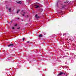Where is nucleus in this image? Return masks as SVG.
<instances>
[{
  "label": "nucleus",
  "instance_id": "f257e3e1",
  "mask_svg": "<svg viewBox=\"0 0 76 76\" xmlns=\"http://www.w3.org/2000/svg\"><path fill=\"white\" fill-rule=\"evenodd\" d=\"M34 6H35V8H38V7H39V5L37 4L34 5Z\"/></svg>",
  "mask_w": 76,
  "mask_h": 76
},
{
  "label": "nucleus",
  "instance_id": "f03ea898",
  "mask_svg": "<svg viewBox=\"0 0 76 76\" xmlns=\"http://www.w3.org/2000/svg\"><path fill=\"white\" fill-rule=\"evenodd\" d=\"M16 2L17 3H18V4H21V3H22V2L20 1H17Z\"/></svg>",
  "mask_w": 76,
  "mask_h": 76
},
{
  "label": "nucleus",
  "instance_id": "7ed1b4c3",
  "mask_svg": "<svg viewBox=\"0 0 76 76\" xmlns=\"http://www.w3.org/2000/svg\"><path fill=\"white\" fill-rule=\"evenodd\" d=\"M13 45H14L13 44H10V45H8V46L10 47V46H13Z\"/></svg>",
  "mask_w": 76,
  "mask_h": 76
},
{
  "label": "nucleus",
  "instance_id": "20e7f679",
  "mask_svg": "<svg viewBox=\"0 0 76 76\" xmlns=\"http://www.w3.org/2000/svg\"><path fill=\"white\" fill-rule=\"evenodd\" d=\"M35 17L37 19H38V18H39V17L38 16V15H35Z\"/></svg>",
  "mask_w": 76,
  "mask_h": 76
},
{
  "label": "nucleus",
  "instance_id": "39448f33",
  "mask_svg": "<svg viewBox=\"0 0 76 76\" xmlns=\"http://www.w3.org/2000/svg\"><path fill=\"white\" fill-rule=\"evenodd\" d=\"M63 72H61L59 73V74H58V75H63Z\"/></svg>",
  "mask_w": 76,
  "mask_h": 76
},
{
  "label": "nucleus",
  "instance_id": "423d86ee",
  "mask_svg": "<svg viewBox=\"0 0 76 76\" xmlns=\"http://www.w3.org/2000/svg\"><path fill=\"white\" fill-rule=\"evenodd\" d=\"M20 10H18L17 11V13H19V12H20Z\"/></svg>",
  "mask_w": 76,
  "mask_h": 76
},
{
  "label": "nucleus",
  "instance_id": "0eeeda50",
  "mask_svg": "<svg viewBox=\"0 0 76 76\" xmlns=\"http://www.w3.org/2000/svg\"><path fill=\"white\" fill-rule=\"evenodd\" d=\"M11 8H9V9H8V10L9 12H10V10H11Z\"/></svg>",
  "mask_w": 76,
  "mask_h": 76
},
{
  "label": "nucleus",
  "instance_id": "6e6552de",
  "mask_svg": "<svg viewBox=\"0 0 76 76\" xmlns=\"http://www.w3.org/2000/svg\"><path fill=\"white\" fill-rule=\"evenodd\" d=\"M26 43H31V42H30L29 41H27L26 42Z\"/></svg>",
  "mask_w": 76,
  "mask_h": 76
},
{
  "label": "nucleus",
  "instance_id": "1a4fd4ad",
  "mask_svg": "<svg viewBox=\"0 0 76 76\" xmlns=\"http://www.w3.org/2000/svg\"><path fill=\"white\" fill-rule=\"evenodd\" d=\"M39 37H42V35L41 34H40L39 35Z\"/></svg>",
  "mask_w": 76,
  "mask_h": 76
},
{
  "label": "nucleus",
  "instance_id": "9d476101",
  "mask_svg": "<svg viewBox=\"0 0 76 76\" xmlns=\"http://www.w3.org/2000/svg\"><path fill=\"white\" fill-rule=\"evenodd\" d=\"M18 29H20V27H18L17 28Z\"/></svg>",
  "mask_w": 76,
  "mask_h": 76
},
{
  "label": "nucleus",
  "instance_id": "9b49d317",
  "mask_svg": "<svg viewBox=\"0 0 76 76\" xmlns=\"http://www.w3.org/2000/svg\"><path fill=\"white\" fill-rule=\"evenodd\" d=\"M22 16H25V15L24 14L22 15Z\"/></svg>",
  "mask_w": 76,
  "mask_h": 76
},
{
  "label": "nucleus",
  "instance_id": "f8f14e48",
  "mask_svg": "<svg viewBox=\"0 0 76 76\" xmlns=\"http://www.w3.org/2000/svg\"><path fill=\"white\" fill-rule=\"evenodd\" d=\"M24 39H25V38H23V41H24Z\"/></svg>",
  "mask_w": 76,
  "mask_h": 76
},
{
  "label": "nucleus",
  "instance_id": "ddd939ff",
  "mask_svg": "<svg viewBox=\"0 0 76 76\" xmlns=\"http://www.w3.org/2000/svg\"><path fill=\"white\" fill-rule=\"evenodd\" d=\"M12 29H15V28L14 27H12Z\"/></svg>",
  "mask_w": 76,
  "mask_h": 76
},
{
  "label": "nucleus",
  "instance_id": "4468645a",
  "mask_svg": "<svg viewBox=\"0 0 76 76\" xmlns=\"http://www.w3.org/2000/svg\"><path fill=\"white\" fill-rule=\"evenodd\" d=\"M23 13H24V14H25V12H23Z\"/></svg>",
  "mask_w": 76,
  "mask_h": 76
},
{
  "label": "nucleus",
  "instance_id": "2eb2a0df",
  "mask_svg": "<svg viewBox=\"0 0 76 76\" xmlns=\"http://www.w3.org/2000/svg\"><path fill=\"white\" fill-rule=\"evenodd\" d=\"M15 26H17V24H15Z\"/></svg>",
  "mask_w": 76,
  "mask_h": 76
},
{
  "label": "nucleus",
  "instance_id": "dca6fc26",
  "mask_svg": "<svg viewBox=\"0 0 76 76\" xmlns=\"http://www.w3.org/2000/svg\"><path fill=\"white\" fill-rule=\"evenodd\" d=\"M64 3H66V2H64Z\"/></svg>",
  "mask_w": 76,
  "mask_h": 76
},
{
  "label": "nucleus",
  "instance_id": "f3484780",
  "mask_svg": "<svg viewBox=\"0 0 76 76\" xmlns=\"http://www.w3.org/2000/svg\"><path fill=\"white\" fill-rule=\"evenodd\" d=\"M1 19H2V17H1Z\"/></svg>",
  "mask_w": 76,
  "mask_h": 76
},
{
  "label": "nucleus",
  "instance_id": "a211bd4d",
  "mask_svg": "<svg viewBox=\"0 0 76 76\" xmlns=\"http://www.w3.org/2000/svg\"><path fill=\"white\" fill-rule=\"evenodd\" d=\"M28 17V16L27 15V17Z\"/></svg>",
  "mask_w": 76,
  "mask_h": 76
},
{
  "label": "nucleus",
  "instance_id": "6ab92c4d",
  "mask_svg": "<svg viewBox=\"0 0 76 76\" xmlns=\"http://www.w3.org/2000/svg\"><path fill=\"white\" fill-rule=\"evenodd\" d=\"M64 35H65V34H64Z\"/></svg>",
  "mask_w": 76,
  "mask_h": 76
},
{
  "label": "nucleus",
  "instance_id": "aec40b11",
  "mask_svg": "<svg viewBox=\"0 0 76 76\" xmlns=\"http://www.w3.org/2000/svg\"><path fill=\"white\" fill-rule=\"evenodd\" d=\"M71 11H69V12H71Z\"/></svg>",
  "mask_w": 76,
  "mask_h": 76
},
{
  "label": "nucleus",
  "instance_id": "412c9836",
  "mask_svg": "<svg viewBox=\"0 0 76 76\" xmlns=\"http://www.w3.org/2000/svg\"><path fill=\"white\" fill-rule=\"evenodd\" d=\"M29 2H30V1H29Z\"/></svg>",
  "mask_w": 76,
  "mask_h": 76
},
{
  "label": "nucleus",
  "instance_id": "4be33fe9",
  "mask_svg": "<svg viewBox=\"0 0 76 76\" xmlns=\"http://www.w3.org/2000/svg\"><path fill=\"white\" fill-rule=\"evenodd\" d=\"M65 35H66V34H65Z\"/></svg>",
  "mask_w": 76,
  "mask_h": 76
},
{
  "label": "nucleus",
  "instance_id": "5701e85b",
  "mask_svg": "<svg viewBox=\"0 0 76 76\" xmlns=\"http://www.w3.org/2000/svg\"><path fill=\"white\" fill-rule=\"evenodd\" d=\"M66 76H67V75H66Z\"/></svg>",
  "mask_w": 76,
  "mask_h": 76
}]
</instances>
